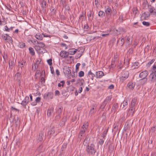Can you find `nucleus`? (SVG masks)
<instances>
[{
  "mask_svg": "<svg viewBox=\"0 0 156 156\" xmlns=\"http://www.w3.org/2000/svg\"><path fill=\"white\" fill-rule=\"evenodd\" d=\"M127 104L128 103L127 101H124L121 104V106L122 105L124 107L127 105Z\"/></svg>",
  "mask_w": 156,
  "mask_h": 156,
  "instance_id": "bf43d9fd",
  "label": "nucleus"
},
{
  "mask_svg": "<svg viewBox=\"0 0 156 156\" xmlns=\"http://www.w3.org/2000/svg\"><path fill=\"white\" fill-rule=\"evenodd\" d=\"M137 101V99L136 98H133L131 101V104L130 106V107L131 108V109H132L135 108V106L136 105V103Z\"/></svg>",
  "mask_w": 156,
  "mask_h": 156,
  "instance_id": "f8f14e48",
  "label": "nucleus"
},
{
  "mask_svg": "<svg viewBox=\"0 0 156 156\" xmlns=\"http://www.w3.org/2000/svg\"><path fill=\"white\" fill-rule=\"evenodd\" d=\"M104 75V73L102 71H99L96 73L95 76L98 78H101Z\"/></svg>",
  "mask_w": 156,
  "mask_h": 156,
  "instance_id": "4468645a",
  "label": "nucleus"
},
{
  "mask_svg": "<svg viewBox=\"0 0 156 156\" xmlns=\"http://www.w3.org/2000/svg\"><path fill=\"white\" fill-rule=\"evenodd\" d=\"M41 98L40 97H37L35 99V101L36 102H39L41 101Z\"/></svg>",
  "mask_w": 156,
  "mask_h": 156,
  "instance_id": "0e129e2a",
  "label": "nucleus"
},
{
  "mask_svg": "<svg viewBox=\"0 0 156 156\" xmlns=\"http://www.w3.org/2000/svg\"><path fill=\"white\" fill-rule=\"evenodd\" d=\"M84 72L82 71H80L79 73V76L80 77H82L84 76Z\"/></svg>",
  "mask_w": 156,
  "mask_h": 156,
  "instance_id": "603ef678",
  "label": "nucleus"
},
{
  "mask_svg": "<svg viewBox=\"0 0 156 156\" xmlns=\"http://www.w3.org/2000/svg\"><path fill=\"white\" fill-rule=\"evenodd\" d=\"M15 125L16 126L19 125L20 122V118L17 117L15 119Z\"/></svg>",
  "mask_w": 156,
  "mask_h": 156,
  "instance_id": "bb28decb",
  "label": "nucleus"
},
{
  "mask_svg": "<svg viewBox=\"0 0 156 156\" xmlns=\"http://www.w3.org/2000/svg\"><path fill=\"white\" fill-rule=\"evenodd\" d=\"M105 139L102 138V139H100L99 140V144L102 145L104 143V141Z\"/></svg>",
  "mask_w": 156,
  "mask_h": 156,
  "instance_id": "3c124183",
  "label": "nucleus"
},
{
  "mask_svg": "<svg viewBox=\"0 0 156 156\" xmlns=\"http://www.w3.org/2000/svg\"><path fill=\"white\" fill-rule=\"evenodd\" d=\"M18 46L20 48H23L25 47L26 45L24 43L21 42L19 43Z\"/></svg>",
  "mask_w": 156,
  "mask_h": 156,
  "instance_id": "58836bf2",
  "label": "nucleus"
},
{
  "mask_svg": "<svg viewBox=\"0 0 156 156\" xmlns=\"http://www.w3.org/2000/svg\"><path fill=\"white\" fill-rule=\"evenodd\" d=\"M80 65V64L79 63H77L76 66V71L77 72L79 70V66Z\"/></svg>",
  "mask_w": 156,
  "mask_h": 156,
  "instance_id": "de8ad7c7",
  "label": "nucleus"
},
{
  "mask_svg": "<svg viewBox=\"0 0 156 156\" xmlns=\"http://www.w3.org/2000/svg\"><path fill=\"white\" fill-rule=\"evenodd\" d=\"M113 31L117 35L121 33L124 34L126 32V29L122 27H119L117 29H114Z\"/></svg>",
  "mask_w": 156,
  "mask_h": 156,
  "instance_id": "7ed1b4c3",
  "label": "nucleus"
},
{
  "mask_svg": "<svg viewBox=\"0 0 156 156\" xmlns=\"http://www.w3.org/2000/svg\"><path fill=\"white\" fill-rule=\"evenodd\" d=\"M29 98L28 96H26L25 99L22 101L20 104L25 108H26V105L29 103Z\"/></svg>",
  "mask_w": 156,
  "mask_h": 156,
  "instance_id": "0eeeda50",
  "label": "nucleus"
},
{
  "mask_svg": "<svg viewBox=\"0 0 156 156\" xmlns=\"http://www.w3.org/2000/svg\"><path fill=\"white\" fill-rule=\"evenodd\" d=\"M127 86L130 89H133L135 86V85L133 83H129L127 84Z\"/></svg>",
  "mask_w": 156,
  "mask_h": 156,
  "instance_id": "4c0bfd02",
  "label": "nucleus"
},
{
  "mask_svg": "<svg viewBox=\"0 0 156 156\" xmlns=\"http://www.w3.org/2000/svg\"><path fill=\"white\" fill-rule=\"evenodd\" d=\"M143 15L145 16L144 17L145 18V17H149L150 16V14H146V13L145 12H144L142 14V16H143Z\"/></svg>",
  "mask_w": 156,
  "mask_h": 156,
  "instance_id": "774afa93",
  "label": "nucleus"
},
{
  "mask_svg": "<svg viewBox=\"0 0 156 156\" xmlns=\"http://www.w3.org/2000/svg\"><path fill=\"white\" fill-rule=\"evenodd\" d=\"M60 55L62 58H66L68 57L69 53L65 51L62 50L60 52Z\"/></svg>",
  "mask_w": 156,
  "mask_h": 156,
  "instance_id": "9b49d317",
  "label": "nucleus"
},
{
  "mask_svg": "<svg viewBox=\"0 0 156 156\" xmlns=\"http://www.w3.org/2000/svg\"><path fill=\"white\" fill-rule=\"evenodd\" d=\"M63 109V108L61 107L59 108L56 110V113L57 114L60 115Z\"/></svg>",
  "mask_w": 156,
  "mask_h": 156,
  "instance_id": "ea45409f",
  "label": "nucleus"
},
{
  "mask_svg": "<svg viewBox=\"0 0 156 156\" xmlns=\"http://www.w3.org/2000/svg\"><path fill=\"white\" fill-rule=\"evenodd\" d=\"M156 129V126L154 125L149 130L150 133H154Z\"/></svg>",
  "mask_w": 156,
  "mask_h": 156,
  "instance_id": "72a5a7b5",
  "label": "nucleus"
},
{
  "mask_svg": "<svg viewBox=\"0 0 156 156\" xmlns=\"http://www.w3.org/2000/svg\"><path fill=\"white\" fill-rule=\"evenodd\" d=\"M5 31H6L8 32L9 31V28H8V26L7 25H6L5 27L4 30Z\"/></svg>",
  "mask_w": 156,
  "mask_h": 156,
  "instance_id": "338daca9",
  "label": "nucleus"
},
{
  "mask_svg": "<svg viewBox=\"0 0 156 156\" xmlns=\"http://www.w3.org/2000/svg\"><path fill=\"white\" fill-rule=\"evenodd\" d=\"M87 75L90 78L91 77V79L92 80H94V77L95 75L94 74L91 72V70H90L88 72Z\"/></svg>",
  "mask_w": 156,
  "mask_h": 156,
  "instance_id": "393cba45",
  "label": "nucleus"
},
{
  "mask_svg": "<svg viewBox=\"0 0 156 156\" xmlns=\"http://www.w3.org/2000/svg\"><path fill=\"white\" fill-rule=\"evenodd\" d=\"M40 81L41 83V84H43L45 82V79H44V77H42L41 78Z\"/></svg>",
  "mask_w": 156,
  "mask_h": 156,
  "instance_id": "680f3d73",
  "label": "nucleus"
},
{
  "mask_svg": "<svg viewBox=\"0 0 156 156\" xmlns=\"http://www.w3.org/2000/svg\"><path fill=\"white\" fill-rule=\"evenodd\" d=\"M44 137V133L43 132L41 131L39 133V137L38 140L39 141H41L43 140V138Z\"/></svg>",
  "mask_w": 156,
  "mask_h": 156,
  "instance_id": "5701e85b",
  "label": "nucleus"
},
{
  "mask_svg": "<svg viewBox=\"0 0 156 156\" xmlns=\"http://www.w3.org/2000/svg\"><path fill=\"white\" fill-rule=\"evenodd\" d=\"M139 63L138 62H136L134 63L132 66L133 69H134L138 68V65Z\"/></svg>",
  "mask_w": 156,
  "mask_h": 156,
  "instance_id": "c85d7f7f",
  "label": "nucleus"
},
{
  "mask_svg": "<svg viewBox=\"0 0 156 156\" xmlns=\"http://www.w3.org/2000/svg\"><path fill=\"white\" fill-rule=\"evenodd\" d=\"M61 45L63 47H65V49H67L68 46H67L64 43H61Z\"/></svg>",
  "mask_w": 156,
  "mask_h": 156,
  "instance_id": "69168bd1",
  "label": "nucleus"
},
{
  "mask_svg": "<svg viewBox=\"0 0 156 156\" xmlns=\"http://www.w3.org/2000/svg\"><path fill=\"white\" fill-rule=\"evenodd\" d=\"M131 122L132 121L131 120H129L126 122L125 124V126H126V127H125V130H127L128 127H129L132 126V123H131Z\"/></svg>",
  "mask_w": 156,
  "mask_h": 156,
  "instance_id": "f3484780",
  "label": "nucleus"
},
{
  "mask_svg": "<svg viewBox=\"0 0 156 156\" xmlns=\"http://www.w3.org/2000/svg\"><path fill=\"white\" fill-rule=\"evenodd\" d=\"M111 98L110 96L108 97L104 101L107 103L111 100Z\"/></svg>",
  "mask_w": 156,
  "mask_h": 156,
  "instance_id": "49530a36",
  "label": "nucleus"
},
{
  "mask_svg": "<svg viewBox=\"0 0 156 156\" xmlns=\"http://www.w3.org/2000/svg\"><path fill=\"white\" fill-rule=\"evenodd\" d=\"M133 13L134 14L135 17L137 13V9L136 8H134L133 9Z\"/></svg>",
  "mask_w": 156,
  "mask_h": 156,
  "instance_id": "8fccbe9b",
  "label": "nucleus"
},
{
  "mask_svg": "<svg viewBox=\"0 0 156 156\" xmlns=\"http://www.w3.org/2000/svg\"><path fill=\"white\" fill-rule=\"evenodd\" d=\"M61 118V116L60 115L57 114L55 118V120L57 121H58Z\"/></svg>",
  "mask_w": 156,
  "mask_h": 156,
  "instance_id": "6e6d98bb",
  "label": "nucleus"
},
{
  "mask_svg": "<svg viewBox=\"0 0 156 156\" xmlns=\"http://www.w3.org/2000/svg\"><path fill=\"white\" fill-rule=\"evenodd\" d=\"M29 50L30 51V53L32 55H35V52L34 50L32 47H29Z\"/></svg>",
  "mask_w": 156,
  "mask_h": 156,
  "instance_id": "a19ab883",
  "label": "nucleus"
},
{
  "mask_svg": "<svg viewBox=\"0 0 156 156\" xmlns=\"http://www.w3.org/2000/svg\"><path fill=\"white\" fill-rule=\"evenodd\" d=\"M118 106L117 104H115L113 105L112 109L111 111L114 113L116 111V109L118 108Z\"/></svg>",
  "mask_w": 156,
  "mask_h": 156,
  "instance_id": "c756f323",
  "label": "nucleus"
},
{
  "mask_svg": "<svg viewBox=\"0 0 156 156\" xmlns=\"http://www.w3.org/2000/svg\"><path fill=\"white\" fill-rule=\"evenodd\" d=\"M26 61L22 60L21 62H19L18 63V66L20 67L21 70H22V68L25 65Z\"/></svg>",
  "mask_w": 156,
  "mask_h": 156,
  "instance_id": "a211bd4d",
  "label": "nucleus"
},
{
  "mask_svg": "<svg viewBox=\"0 0 156 156\" xmlns=\"http://www.w3.org/2000/svg\"><path fill=\"white\" fill-rule=\"evenodd\" d=\"M148 75V72L147 71L145 70L141 72L139 75V77L141 79L140 80L141 81H143V83H145L147 81V79L146 77Z\"/></svg>",
  "mask_w": 156,
  "mask_h": 156,
  "instance_id": "f03ea898",
  "label": "nucleus"
},
{
  "mask_svg": "<svg viewBox=\"0 0 156 156\" xmlns=\"http://www.w3.org/2000/svg\"><path fill=\"white\" fill-rule=\"evenodd\" d=\"M65 8L66 10H70V8L68 4H66L65 6Z\"/></svg>",
  "mask_w": 156,
  "mask_h": 156,
  "instance_id": "5fc2aeb1",
  "label": "nucleus"
},
{
  "mask_svg": "<svg viewBox=\"0 0 156 156\" xmlns=\"http://www.w3.org/2000/svg\"><path fill=\"white\" fill-rule=\"evenodd\" d=\"M107 104L104 101L100 107V109H103L105 108Z\"/></svg>",
  "mask_w": 156,
  "mask_h": 156,
  "instance_id": "09e8293b",
  "label": "nucleus"
},
{
  "mask_svg": "<svg viewBox=\"0 0 156 156\" xmlns=\"http://www.w3.org/2000/svg\"><path fill=\"white\" fill-rule=\"evenodd\" d=\"M108 131V129H107L106 131H104L103 134L101 135V136L103 137V138L105 139V137L106 136Z\"/></svg>",
  "mask_w": 156,
  "mask_h": 156,
  "instance_id": "37998d69",
  "label": "nucleus"
},
{
  "mask_svg": "<svg viewBox=\"0 0 156 156\" xmlns=\"http://www.w3.org/2000/svg\"><path fill=\"white\" fill-rule=\"evenodd\" d=\"M115 59H113L112 60V63L111 64V66L112 67V68H114L115 65Z\"/></svg>",
  "mask_w": 156,
  "mask_h": 156,
  "instance_id": "864d4df0",
  "label": "nucleus"
},
{
  "mask_svg": "<svg viewBox=\"0 0 156 156\" xmlns=\"http://www.w3.org/2000/svg\"><path fill=\"white\" fill-rule=\"evenodd\" d=\"M129 73L128 72H126L122 75V76L120 77V81L122 82L124 80H126L129 76Z\"/></svg>",
  "mask_w": 156,
  "mask_h": 156,
  "instance_id": "6e6552de",
  "label": "nucleus"
},
{
  "mask_svg": "<svg viewBox=\"0 0 156 156\" xmlns=\"http://www.w3.org/2000/svg\"><path fill=\"white\" fill-rule=\"evenodd\" d=\"M52 60L51 58L47 60V62L49 66H51L52 65Z\"/></svg>",
  "mask_w": 156,
  "mask_h": 156,
  "instance_id": "13d9d810",
  "label": "nucleus"
},
{
  "mask_svg": "<svg viewBox=\"0 0 156 156\" xmlns=\"http://www.w3.org/2000/svg\"><path fill=\"white\" fill-rule=\"evenodd\" d=\"M96 107L97 105L96 104H93L92 107L91 108L89 112V114L92 115L96 111Z\"/></svg>",
  "mask_w": 156,
  "mask_h": 156,
  "instance_id": "2eb2a0df",
  "label": "nucleus"
},
{
  "mask_svg": "<svg viewBox=\"0 0 156 156\" xmlns=\"http://www.w3.org/2000/svg\"><path fill=\"white\" fill-rule=\"evenodd\" d=\"M105 12L106 14V15L108 17H109L112 13L111 9L110 7L107 6L105 8Z\"/></svg>",
  "mask_w": 156,
  "mask_h": 156,
  "instance_id": "9d476101",
  "label": "nucleus"
},
{
  "mask_svg": "<svg viewBox=\"0 0 156 156\" xmlns=\"http://www.w3.org/2000/svg\"><path fill=\"white\" fill-rule=\"evenodd\" d=\"M142 6L144 9H146V7H147L149 8L150 5H148V2L147 0H145L143 2L142 4Z\"/></svg>",
  "mask_w": 156,
  "mask_h": 156,
  "instance_id": "6ab92c4d",
  "label": "nucleus"
},
{
  "mask_svg": "<svg viewBox=\"0 0 156 156\" xmlns=\"http://www.w3.org/2000/svg\"><path fill=\"white\" fill-rule=\"evenodd\" d=\"M67 146V143H65L63 144L61 148V150L62 151V152H63V151L65 150Z\"/></svg>",
  "mask_w": 156,
  "mask_h": 156,
  "instance_id": "2f4dec72",
  "label": "nucleus"
},
{
  "mask_svg": "<svg viewBox=\"0 0 156 156\" xmlns=\"http://www.w3.org/2000/svg\"><path fill=\"white\" fill-rule=\"evenodd\" d=\"M94 12H92L91 10H90L89 12L87 13V16L89 18V19H90V18L92 17L91 19H93L94 18L93 16Z\"/></svg>",
  "mask_w": 156,
  "mask_h": 156,
  "instance_id": "7c9ffc66",
  "label": "nucleus"
},
{
  "mask_svg": "<svg viewBox=\"0 0 156 156\" xmlns=\"http://www.w3.org/2000/svg\"><path fill=\"white\" fill-rule=\"evenodd\" d=\"M142 24L147 27L149 26L150 25V23L149 22L146 21H143Z\"/></svg>",
  "mask_w": 156,
  "mask_h": 156,
  "instance_id": "c03bdc74",
  "label": "nucleus"
},
{
  "mask_svg": "<svg viewBox=\"0 0 156 156\" xmlns=\"http://www.w3.org/2000/svg\"><path fill=\"white\" fill-rule=\"evenodd\" d=\"M149 11L153 15L156 14V8L150 5V7L149 8Z\"/></svg>",
  "mask_w": 156,
  "mask_h": 156,
  "instance_id": "ddd939ff",
  "label": "nucleus"
},
{
  "mask_svg": "<svg viewBox=\"0 0 156 156\" xmlns=\"http://www.w3.org/2000/svg\"><path fill=\"white\" fill-rule=\"evenodd\" d=\"M86 130L84 129H82L80 132L79 137H80V136L81 137L82 136V134L85 133Z\"/></svg>",
  "mask_w": 156,
  "mask_h": 156,
  "instance_id": "79ce46f5",
  "label": "nucleus"
},
{
  "mask_svg": "<svg viewBox=\"0 0 156 156\" xmlns=\"http://www.w3.org/2000/svg\"><path fill=\"white\" fill-rule=\"evenodd\" d=\"M64 72L65 74L69 75H70L71 70L69 67H66L65 69H63Z\"/></svg>",
  "mask_w": 156,
  "mask_h": 156,
  "instance_id": "aec40b11",
  "label": "nucleus"
},
{
  "mask_svg": "<svg viewBox=\"0 0 156 156\" xmlns=\"http://www.w3.org/2000/svg\"><path fill=\"white\" fill-rule=\"evenodd\" d=\"M13 61L12 60L9 61V68L11 70H12L13 69Z\"/></svg>",
  "mask_w": 156,
  "mask_h": 156,
  "instance_id": "c9c22d12",
  "label": "nucleus"
},
{
  "mask_svg": "<svg viewBox=\"0 0 156 156\" xmlns=\"http://www.w3.org/2000/svg\"><path fill=\"white\" fill-rule=\"evenodd\" d=\"M15 78L16 80L19 83V85H20L21 80L22 78V75L20 73L17 72L15 75Z\"/></svg>",
  "mask_w": 156,
  "mask_h": 156,
  "instance_id": "1a4fd4ad",
  "label": "nucleus"
},
{
  "mask_svg": "<svg viewBox=\"0 0 156 156\" xmlns=\"http://www.w3.org/2000/svg\"><path fill=\"white\" fill-rule=\"evenodd\" d=\"M73 50H74V48L69 49V51L67 52L68 53H69V55H73Z\"/></svg>",
  "mask_w": 156,
  "mask_h": 156,
  "instance_id": "4d7b16f0",
  "label": "nucleus"
},
{
  "mask_svg": "<svg viewBox=\"0 0 156 156\" xmlns=\"http://www.w3.org/2000/svg\"><path fill=\"white\" fill-rule=\"evenodd\" d=\"M66 121V117L64 116L61 120L59 125L61 126H62L65 125V122Z\"/></svg>",
  "mask_w": 156,
  "mask_h": 156,
  "instance_id": "4be33fe9",
  "label": "nucleus"
},
{
  "mask_svg": "<svg viewBox=\"0 0 156 156\" xmlns=\"http://www.w3.org/2000/svg\"><path fill=\"white\" fill-rule=\"evenodd\" d=\"M111 30L110 29L109 30H107V31L105 32H103L104 33V34H101V36H108L109 35V33L111 32Z\"/></svg>",
  "mask_w": 156,
  "mask_h": 156,
  "instance_id": "f704fd0d",
  "label": "nucleus"
},
{
  "mask_svg": "<svg viewBox=\"0 0 156 156\" xmlns=\"http://www.w3.org/2000/svg\"><path fill=\"white\" fill-rule=\"evenodd\" d=\"M84 14L82 13V14L79 17V19L80 20H81L82 21L84 19Z\"/></svg>",
  "mask_w": 156,
  "mask_h": 156,
  "instance_id": "e2e57ef3",
  "label": "nucleus"
},
{
  "mask_svg": "<svg viewBox=\"0 0 156 156\" xmlns=\"http://www.w3.org/2000/svg\"><path fill=\"white\" fill-rule=\"evenodd\" d=\"M2 39L7 42L12 43L13 42L12 37L7 34H2Z\"/></svg>",
  "mask_w": 156,
  "mask_h": 156,
  "instance_id": "20e7f679",
  "label": "nucleus"
},
{
  "mask_svg": "<svg viewBox=\"0 0 156 156\" xmlns=\"http://www.w3.org/2000/svg\"><path fill=\"white\" fill-rule=\"evenodd\" d=\"M36 38L39 40H41L43 39L42 34L39 33H37L35 35Z\"/></svg>",
  "mask_w": 156,
  "mask_h": 156,
  "instance_id": "b1692460",
  "label": "nucleus"
},
{
  "mask_svg": "<svg viewBox=\"0 0 156 156\" xmlns=\"http://www.w3.org/2000/svg\"><path fill=\"white\" fill-rule=\"evenodd\" d=\"M55 133V127H53L52 128H49L47 135L48 138L50 139L52 136H54Z\"/></svg>",
  "mask_w": 156,
  "mask_h": 156,
  "instance_id": "39448f33",
  "label": "nucleus"
},
{
  "mask_svg": "<svg viewBox=\"0 0 156 156\" xmlns=\"http://www.w3.org/2000/svg\"><path fill=\"white\" fill-rule=\"evenodd\" d=\"M37 43L39 44L38 45L40 46L41 48H43L45 46L43 42L37 41Z\"/></svg>",
  "mask_w": 156,
  "mask_h": 156,
  "instance_id": "a18cd8bd",
  "label": "nucleus"
},
{
  "mask_svg": "<svg viewBox=\"0 0 156 156\" xmlns=\"http://www.w3.org/2000/svg\"><path fill=\"white\" fill-rule=\"evenodd\" d=\"M50 10L51 12H53L54 14L55 13L56 11L55 9V8L52 6H51L50 8Z\"/></svg>",
  "mask_w": 156,
  "mask_h": 156,
  "instance_id": "052dcab7",
  "label": "nucleus"
},
{
  "mask_svg": "<svg viewBox=\"0 0 156 156\" xmlns=\"http://www.w3.org/2000/svg\"><path fill=\"white\" fill-rule=\"evenodd\" d=\"M98 15L100 17H103L105 15V13L104 11H100L98 12Z\"/></svg>",
  "mask_w": 156,
  "mask_h": 156,
  "instance_id": "473e14b6",
  "label": "nucleus"
},
{
  "mask_svg": "<svg viewBox=\"0 0 156 156\" xmlns=\"http://www.w3.org/2000/svg\"><path fill=\"white\" fill-rule=\"evenodd\" d=\"M90 140V138L89 137H87L85 139L83 144L84 146H87V144H88V142Z\"/></svg>",
  "mask_w": 156,
  "mask_h": 156,
  "instance_id": "cd10ccee",
  "label": "nucleus"
},
{
  "mask_svg": "<svg viewBox=\"0 0 156 156\" xmlns=\"http://www.w3.org/2000/svg\"><path fill=\"white\" fill-rule=\"evenodd\" d=\"M41 5L42 10L43 12H45L46 11V5L47 2H41Z\"/></svg>",
  "mask_w": 156,
  "mask_h": 156,
  "instance_id": "412c9836",
  "label": "nucleus"
},
{
  "mask_svg": "<svg viewBox=\"0 0 156 156\" xmlns=\"http://www.w3.org/2000/svg\"><path fill=\"white\" fill-rule=\"evenodd\" d=\"M53 94L51 92L45 93L44 96V98L46 99H51L53 98Z\"/></svg>",
  "mask_w": 156,
  "mask_h": 156,
  "instance_id": "423d86ee",
  "label": "nucleus"
},
{
  "mask_svg": "<svg viewBox=\"0 0 156 156\" xmlns=\"http://www.w3.org/2000/svg\"><path fill=\"white\" fill-rule=\"evenodd\" d=\"M88 122H85L81 127V129H84L86 130L88 128Z\"/></svg>",
  "mask_w": 156,
  "mask_h": 156,
  "instance_id": "e433bc0d",
  "label": "nucleus"
},
{
  "mask_svg": "<svg viewBox=\"0 0 156 156\" xmlns=\"http://www.w3.org/2000/svg\"><path fill=\"white\" fill-rule=\"evenodd\" d=\"M86 151L87 154L89 155H94L96 152L94 145L93 144H91L90 145H87Z\"/></svg>",
  "mask_w": 156,
  "mask_h": 156,
  "instance_id": "f257e3e1",
  "label": "nucleus"
},
{
  "mask_svg": "<svg viewBox=\"0 0 156 156\" xmlns=\"http://www.w3.org/2000/svg\"><path fill=\"white\" fill-rule=\"evenodd\" d=\"M54 108L52 107L48 109L47 112V115L48 116H50L51 115L52 112L54 111Z\"/></svg>",
  "mask_w": 156,
  "mask_h": 156,
  "instance_id": "a878e982",
  "label": "nucleus"
},
{
  "mask_svg": "<svg viewBox=\"0 0 156 156\" xmlns=\"http://www.w3.org/2000/svg\"><path fill=\"white\" fill-rule=\"evenodd\" d=\"M135 111V108L132 109V110L131 108L130 107V108L128 111L127 113V115L129 116L131 115L132 116H133Z\"/></svg>",
  "mask_w": 156,
  "mask_h": 156,
  "instance_id": "dca6fc26",
  "label": "nucleus"
}]
</instances>
